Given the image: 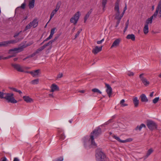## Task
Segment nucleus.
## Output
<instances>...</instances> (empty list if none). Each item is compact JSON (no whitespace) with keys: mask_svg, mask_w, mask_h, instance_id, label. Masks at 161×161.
I'll return each mask as SVG.
<instances>
[{"mask_svg":"<svg viewBox=\"0 0 161 161\" xmlns=\"http://www.w3.org/2000/svg\"><path fill=\"white\" fill-rule=\"evenodd\" d=\"M0 98L5 99L8 103H15L17 102L14 97V94L12 93L0 92Z\"/></svg>","mask_w":161,"mask_h":161,"instance_id":"nucleus-1","label":"nucleus"},{"mask_svg":"<svg viewBox=\"0 0 161 161\" xmlns=\"http://www.w3.org/2000/svg\"><path fill=\"white\" fill-rule=\"evenodd\" d=\"M101 129L100 128H97L95 130L91 133L90 136V138L88 140L89 142L91 140V145L93 146L96 147V144L94 141V139L97 137L101 133Z\"/></svg>","mask_w":161,"mask_h":161,"instance_id":"nucleus-2","label":"nucleus"},{"mask_svg":"<svg viewBox=\"0 0 161 161\" xmlns=\"http://www.w3.org/2000/svg\"><path fill=\"white\" fill-rule=\"evenodd\" d=\"M119 1H117L115 3L114 10L115 12V19L117 21H120L122 17H121V15L120 14V13L119 11Z\"/></svg>","mask_w":161,"mask_h":161,"instance_id":"nucleus-3","label":"nucleus"},{"mask_svg":"<svg viewBox=\"0 0 161 161\" xmlns=\"http://www.w3.org/2000/svg\"><path fill=\"white\" fill-rule=\"evenodd\" d=\"M96 158L97 161H105L107 158L105 154L100 151H97L96 154Z\"/></svg>","mask_w":161,"mask_h":161,"instance_id":"nucleus-4","label":"nucleus"},{"mask_svg":"<svg viewBox=\"0 0 161 161\" xmlns=\"http://www.w3.org/2000/svg\"><path fill=\"white\" fill-rule=\"evenodd\" d=\"M81 15L80 13L78 11L75 13L73 17L70 19L71 23H73L74 25H76L77 23L80 16Z\"/></svg>","mask_w":161,"mask_h":161,"instance_id":"nucleus-5","label":"nucleus"},{"mask_svg":"<svg viewBox=\"0 0 161 161\" xmlns=\"http://www.w3.org/2000/svg\"><path fill=\"white\" fill-rule=\"evenodd\" d=\"M38 25V21L36 19H34L33 21L30 22L25 27V31L31 27L35 28L37 27Z\"/></svg>","mask_w":161,"mask_h":161,"instance_id":"nucleus-6","label":"nucleus"},{"mask_svg":"<svg viewBox=\"0 0 161 161\" xmlns=\"http://www.w3.org/2000/svg\"><path fill=\"white\" fill-rule=\"evenodd\" d=\"M147 126L150 130H152L155 129L157 128L156 124L152 121H150L148 122Z\"/></svg>","mask_w":161,"mask_h":161,"instance_id":"nucleus-7","label":"nucleus"},{"mask_svg":"<svg viewBox=\"0 0 161 161\" xmlns=\"http://www.w3.org/2000/svg\"><path fill=\"white\" fill-rule=\"evenodd\" d=\"M121 39L120 38L116 39L113 42L110 48H117L118 47L121 42Z\"/></svg>","mask_w":161,"mask_h":161,"instance_id":"nucleus-8","label":"nucleus"},{"mask_svg":"<svg viewBox=\"0 0 161 161\" xmlns=\"http://www.w3.org/2000/svg\"><path fill=\"white\" fill-rule=\"evenodd\" d=\"M59 8L60 5L58 4H57L56 6L55 9L53 10L51 13L50 16V19L49 21H50L51 19L53 17L54 15L57 13V11L59 10Z\"/></svg>","mask_w":161,"mask_h":161,"instance_id":"nucleus-9","label":"nucleus"},{"mask_svg":"<svg viewBox=\"0 0 161 161\" xmlns=\"http://www.w3.org/2000/svg\"><path fill=\"white\" fill-rule=\"evenodd\" d=\"M143 74H140L139 77L144 85L146 86H148L149 84V82L146 78L143 76Z\"/></svg>","mask_w":161,"mask_h":161,"instance_id":"nucleus-10","label":"nucleus"},{"mask_svg":"<svg viewBox=\"0 0 161 161\" xmlns=\"http://www.w3.org/2000/svg\"><path fill=\"white\" fill-rule=\"evenodd\" d=\"M105 86L107 88L106 92L108 97H111L112 92V89L110 86L108 84L105 83Z\"/></svg>","mask_w":161,"mask_h":161,"instance_id":"nucleus-11","label":"nucleus"},{"mask_svg":"<svg viewBox=\"0 0 161 161\" xmlns=\"http://www.w3.org/2000/svg\"><path fill=\"white\" fill-rule=\"evenodd\" d=\"M23 50V48L22 47H19L15 48L14 49H10L9 51V53H11L12 52H14V53H17L22 51Z\"/></svg>","mask_w":161,"mask_h":161,"instance_id":"nucleus-12","label":"nucleus"},{"mask_svg":"<svg viewBox=\"0 0 161 161\" xmlns=\"http://www.w3.org/2000/svg\"><path fill=\"white\" fill-rule=\"evenodd\" d=\"M12 66L19 72H24L23 67L18 64H13Z\"/></svg>","mask_w":161,"mask_h":161,"instance_id":"nucleus-13","label":"nucleus"},{"mask_svg":"<svg viewBox=\"0 0 161 161\" xmlns=\"http://www.w3.org/2000/svg\"><path fill=\"white\" fill-rule=\"evenodd\" d=\"M102 46L98 47L97 46H95L92 49V52L95 54H96L99 52L101 51L102 48Z\"/></svg>","mask_w":161,"mask_h":161,"instance_id":"nucleus-14","label":"nucleus"},{"mask_svg":"<svg viewBox=\"0 0 161 161\" xmlns=\"http://www.w3.org/2000/svg\"><path fill=\"white\" fill-rule=\"evenodd\" d=\"M15 42H15L14 41L12 40L2 42H0V47L6 46H7V45L9 44L13 43Z\"/></svg>","mask_w":161,"mask_h":161,"instance_id":"nucleus-15","label":"nucleus"},{"mask_svg":"<svg viewBox=\"0 0 161 161\" xmlns=\"http://www.w3.org/2000/svg\"><path fill=\"white\" fill-rule=\"evenodd\" d=\"M50 88L51 90L50 92H53L55 91H58L59 90L58 87L55 84H52Z\"/></svg>","mask_w":161,"mask_h":161,"instance_id":"nucleus-16","label":"nucleus"},{"mask_svg":"<svg viewBox=\"0 0 161 161\" xmlns=\"http://www.w3.org/2000/svg\"><path fill=\"white\" fill-rule=\"evenodd\" d=\"M24 100L27 103H33L34 100L28 96H24L23 97Z\"/></svg>","mask_w":161,"mask_h":161,"instance_id":"nucleus-17","label":"nucleus"},{"mask_svg":"<svg viewBox=\"0 0 161 161\" xmlns=\"http://www.w3.org/2000/svg\"><path fill=\"white\" fill-rule=\"evenodd\" d=\"M40 72L39 69H37L34 71H31L30 72L31 75L34 77H37Z\"/></svg>","mask_w":161,"mask_h":161,"instance_id":"nucleus-18","label":"nucleus"},{"mask_svg":"<svg viewBox=\"0 0 161 161\" xmlns=\"http://www.w3.org/2000/svg\"><path fill=\"white\" fill-rule=\"evenodd\" d=\"M135 36L133 34H130L126 36V38L127 39H130L132 41H134L135 40Z\"/></svg>","mask_w":161,"mask_h":161,"instance_id":"nucleus-19","label":"nucleus"},{"mask_svg":"<svg viewBox=\"0 0 161 161\" xmlns=\"http://www.w3.org/2000/svg\"><path fill=\"white\" fill-rule=\"evenodd\" d=\"M132 100L134 104L135 107H138L139 103V101L137 97H134L132 99Z\"/></svg>","mask_w":161,"mask_h":161,"instance_id":"nucleus-20","label":"nucleus"},{"mask_svg":"<svg viewBox=\"0 0 161 161\" xmlns=\"http://www.w3.org/2000/svg\"><path fill=\"white\" fill-rule=\"evenodd\" d=\"M141 98L142 102H147L148 101V100L146 97V95L144 94H142L141 96Z\"/></svg>","mask_w":161,"mask_h":161,"instance_id":"nucleus-21","label":"nucleus"},{"mask_svg":"<svg viewBox=\"0 0 161 161\" xmlns=\"http://www.w3.org/2000/svg\"><path fill=\"white\" fill-rule=\"evenodd\" d=\"M153 152V150L152 148L149 149L147 151L146 155L144 156L145 158H147Z\"/></svg>","mask_w":161,"mask_h":161,"instance_id":"nucleus-22","label":"nucleus"},{"mask_svg":"<svg viewBox=\"0 0 161 161\" xmlns=\"http://www.w3.org/2000/svg\"><path fill=\"white\" fill-rule=\"evenodd\" d=\"M143 31L145 34H147L149 32L148 25L147 24H145L143 29Z\"/></svg>","mask_w":161,"mask_h":161,"instance_id":"nucleus-23","label":"nucleus"},{"mask_svg":"<svg viewBox=\"0 0 161 161\" xmlns=\"http://www.w3.org/2000/svg\"><path fill=\"white\" fill-rule=\"evenodd\" d=\"M119 104L120 105V106L122 107L127 106L128 105L127 104L125 103V100L123 99L120 101Z\"/></svg>","mask_w":161,"mask_h":161,"instance_id":"nucleus-24","label":"nucleus"},{"mask_svg":"<svg viewBox=\"0 0 161 161\" xmlns=\"http://www.w3.org/2000/svg\"><path fill=\"white\" fill-rule=\"evenodd\" d=\"M35 0H31L29 2V7L30 8H33L34 6Z\"/></svg>","mask_w":161,"mask_h":161,"instance_id":"nucleus-25","label":"nucleus"},{"mask_svg":"<svg viewBox=\"0 0 161 161\" xmlns=\"http://www.w3.org/2000/svg\"><path fill=\"white\" fill-rule=\"evenodd\" d=\"M146 128V126L145 124H142L140 126H137L136 128V130H139L140 131L143 128Z\"/></svg>","mask_w":161,"mask_h":161,"instance_id":"nucleus-26","label":"nucleus"},{"mask_svg":"<svg viewBox=\"0 0 161 161\" xmlns=\"http://www.w3.org/2000/svg\"><path fill=\"white\" fill-rule=\"evenodd\" d=\"M153 19V18L151 16L150 18L146 20V24H147V25H148L149 24H152Z\"/></svg>","mask_w":161,"mask_h":161,"instance_id":"nucleus-27","label":"nucleus"},{"mask_svg":"<svg viewBox=\"0 0 161 161\" xmlns=\"http://www.w3.org/2000/svg\"><path fill=\"white\" fill-rule=\"evenodd\" d=\"M160 10L156 8V10L154 14L151 16L153 18H156L158 14V12H159V13L160 14Z\"/></svg>","mask_w":161,"mask_h":161,"instance_id":"nucleus-28","label":"nucleus"},{"mask_svg":"<svg viewBox=\"0 0 161 161\" xmlns=\"http://www.w3.org/2000/svg\"><path fill=\"white\" fill-rule=\"evenodd\" d=\"M92 91L94 92H97L99 94H101L102 92L98 89L94 88L92 89Z\"/></svg>","mask_w":161,"mask_h":161,"instance_id":"nucleus-29","label":"nucleus"},{"mask_svg":"<svg viewBox=\"0 0 161 161\" xmlns=\"http://www.w3.org/2000/svg\"><path fill=\"white\" fill-rule=\"evenodd\" d=\"M112 137L119 142L122 143L123 140H121L119 137L116 136L115 135H113Z\"/></svg>","mask_w":161,"mask_h":161,"instance_id":"nucleus-30","label":"nucleus"},{"mask_svg":"<svg viewBox=\"0 0 161 161\" xmlns=\"http://www.w3.org/2000/svg\"><path fill=\"white\" fill-rule=\"evenodd\" d=\"M112 137L119 142L122 143L123 140H121L119 137L116 136L115 135H113Z\"/></svg>","mask_w":161,"mask_h":161,"instance_id":"nucleus-31","label":"nucleus"},{"mask_svg":"<svg viewBox=\"0 0 161 161\" xmlns=\"http://www.w3.org/2000/svg\"><path fill=\"white\" fill-rule=\"evenodd\" d=\"M107 0H103L102 1V7L104 9L106 4Z\"/></svg>","mask_w":161,"mask_h":161,"instance_id":"nucleus-32","label":"nucleus"},{"mask_svg":"<svg viewBox=\"0 0 161 161\" xmlns=\"http://www.w3.org/2000/svg\"><path fill=\"white\" fill-rule=\"evenodd\" d=\"M157 8L160 10V14H161V0L159 1Z\"/></svg>","mask_w":161,"mask_h":161,"instance_id":"nucleus-33","label":"nucleus"},{"mask_svg":"<svg viewBox=\"0 0 161 161\" xmlns=\"http://www.w3.org/2000/svg\"><path fill=\"white\" fill-rule=\"evenodd\" d=\"M39 82V80L38 79L34 80L31 81L32 84L35 85L37 84Z\"/></svg>","mask_w":161,"mask_h":161,"instance_id":"nucleus-34","label":"nucleus"},{"mask_svg":"<svg viewBox=\"0 0 161 161\" xmlns=\"http://www.w3.org/2000/svg\"><path fill=\"white\" fill-rule=\"evenodd\" d=\"M59 137V140L60 141H62L65 139V136H64V134L63 133L62 134L60 135Z\"/></svg>","mask_w":161,"mask_h":161,"instance_id":"nucleus-35","label":"nucleus"},{"mask_svg":"<svg viewBox=\"0 0 161 161\" xmlns=\"http://www.w3.org/2000/svg\"><path fill=\"white\" fill-rule=\"evenodd\" d=\"M44 48L43 47V46H42V47H40L36 51L35 53H39L41 51H42V50H43Z\"/></svg>","mask_w":161,"mask_h":161,"instance_id":"nucleus-36","label":"nucleus"},{"mask_svg":"<svg viewBox=\"0 0 161 161\" xmlns=\"http://www.w3.org/2000/svg\"><path fill=\"white\" fill-rule=\"evenodd\" d=\"M159 97H156L153 100V102L155 104L158 102V101L159 100Z\"/></svg>","mask_w":161,"mask_h":161,"instance_id":"nucleus-37","label":"nucleus"},{"mask_svg":"<svg viewBox=\"0 0 161 161\" xmlns=\"http://www.w3.org/2000/svg\"><path fill=\"white\" fill-rule=\"evenodd\" d=\"M90 14V13L88 12L85 15V17L84 18V21L85 22L86 20L89 17V15Z\"/></svg>","mask_w":161,"mask_h":161,"instance_id":"nucleus-38","label":"nucleus"},{"mask_svg":"<svg viewBox=\"0 0 161 161\" xmlns=\"http://www.w3.org/2000/svg\"><path fill=\"white\" fill-rule=\"evenodd\" d=\"M132 141L131 138H128L126 139L125 140L122 141V143H124L128 142H130Z\"/></svg>","mask_w":161,"mask_h":161,"instance_id":"nucleus-39","label":"nucleus"},{"mask_svg":"<svg viewBox=\"0 0 161 161\" xmlns=\"http://www.w3.org/2000/svg\"><path fill=\"white\" fill-rule=\"evenodd\" d=\"M81 31V30H79L76 33V34L75 35V38L74 39H75L79 35V34L80 33Z\"/></svg>","mask_w":161,"mask_h":161,"instance_id":"nucleus-40","label":"nucleus"},{"mask_svg":"<svg viewBox=\"0 0 161 161\" xmlns=\"http://www.w3.org/2000/svg\"><path fill=\"white\" fill-rule=\"evenodd\" d=\"M127 74L129 76H133L134 75V73L133 72L128 71L127 73Z\"/></svg>","mask_w":161,"mask_h":161,"instance_id":"nucleus-41","label":"nucleus"},{"mask_svg":"<svg viewBox=\"0 0 161 161\" xmlns=\"http://www.w3.org/2000/svg\"><path fill=\"white\" fill-rule=\"evenodd\" d=\"M63 158L62 157H60L56 159L53 160V161H63Z\"/></svg>","mask_w":161,"mask_h":161,"instance_id":"nucleus-42","label":"nucleus"},{"mask_svg":"<svg viewBox=\"0 0 161 161\" xmlns=\"http://www.w3.org/2000/svg\"><path fill=\"white\" fill-rule=\"evenodd\" d=\"M14 55H10L8 57H3V59H6L8 58H11L12 57H14Z\"/></svg>","mask_w":161,"mask_h":161,"instance_id":"nucleus-43","label":"nucleus"},{"mask_svg":"<svg viewBox=\"0 0 161 161\" xmlns=\"http://www.w3.org/2000/svg\"><path fill=\"white\" fill-rule=\"evenodd\" d=\"M55 29H56L55 28H53L51 30V33L53 35V34L55 33Z\"/></svg>","mask_w":161,"mask_h":161,"instance_id":"nucleus-44","label":"nucleus"},{"mask_svg":"<svg viewBox=\"0 0 161 161\" xmlns=\"http://www.w3.org/2000/svg\"><path fill=\"white\" fill-rule=\"evenodd\" d=\"M63 77V74L62 73H60L58 75H57L58 78H60Z\"/></svg>","mask_w":161,"mask_h":161,"instance_id":"nucleus-45","label":"nucleus"},{"mask_svg":"<svg viewBox=\"0 0 161 161\" xmlns=\"http://www.w3.org/2000/svg\"><path fill=\"white\" fill-rule=\"evenodd\" d=\"M25 3H24L22 4L20 7L22 9H24L25 8Z\"/></svg>","mask_w":161,"mask_h":161,"instance_id":"nucleus-46","label":"nucleus"},{"mask_svg":"<svg viewBox=\"0 0 161 161\" xmlns=\"http://www.w3.org/2000/svg\"><path fill=\"white\" fill-rule=\"evenodd\" d=\"M50 45V43H49V42H48V43H46L45 44H44L43 46H42L43 47H44V48H45L47 46H48L49 45Z\"/></svg>","mask_w":161,"mask_h":161,"instance_id":"nucleus-47","label":"nucleus"},{"mask_svg":"<svg viewBox=\"0 0 161 161\" xmlns=\"http://www.w3.org/2000/svg\"><path fill=\"white\" fill-rule=\"evenodd\" d=\"M7 158L5 157H4L1 158L0 161H6Z\"/></svg>","mask_w":161,"mask_h":161,"instance_id":"nucleus-48","label":"nucleus"},{"mask_svg":"<svg viewBox=\"0 0 161 161\" xmlns=\"http://www.w3.org/2000/svg\"><path fill=\"white\" fill-rule=\"evenodd\" d=\"M10 89H11V90H12V91H14V92H17V89L15 88L12 87V88H11Z\"/></svg>","mask_w":161,"mask_h":161,"instance_id":"nucleus-49","label":"nucleus"},{"mask_svg":"<svg viewBox=\"0 0 161 161\" xmlns=\"http://www.w3.org/2000/svg\"><path fill=\"white\" fill-rule=\"evenodd\" d=\"M50 39L49 37H48L46 39H45L43 42L41 44H42L44 42H45V41H47L49 40Z\"/></svg>","mask_w":161,"mask_h":161,"instance_id":"nucleus-50","label":"nucleus"},{"mask_svg":"<svg viewBox=\"0 0 161 161\" xmlns=\"http://www.w3.org/2000/svg\"><path fill=\"white\" fill-rule=\"evenodd\" d=\"M120 21H117V22H116V24L115 25V27H117L118 26V25H119V23H120Z\"/></svg>","mask_w":161,"mask_h":161,"instance_id":"nucleus-51","label":"nucleus"},{"mask_svg":"<svg viewBox=\"0 0 161 161\" xmlns=\"http://www.w3.org/2000/svg\"><path fill=\"white\" fill-rule=\"evenodd\" d=\"M55 41L54 40V39L53 40H52L50 41L49 42V43H50V45H52V43L54 42Z\"/></svg>","mask_w":161,"mask_h":161,"instance_id":"nucleus-52","label":"nucleus"},{"mask_svg":"<svg viewBox=\"0 0 161 161\" xmlns=\"http://www.w3.org/2000/svg\"><path fill=\"white\" fill-rule=\"evenodd\" d=\"M49 96L50 97L53 98L54 97V96L53 95V94H49Z\"/></svg>","mask_w":161,"mask_h":161,"instance_id":"nucleus-53","label":"nucleus"},{"mask_svg":"<svg viewBox=\"0 0 161 161\" xmlns=\"http://www.w3.org/2000/svg\"><path fill=\"white\" fill-rule=\"evenodd\" d=\"M79 92L83 93L85 92V91L84 90H80L78 91Z\"/></svg>","mask_w":161,"mask_h":161,"instance_id":"nucleus-54","label":"nucleus"},{"mask_svg":"<svg viewBox=\"0 0 161 161\" xmlns=\"http://www.w3.org/2000/svg\"><path fill=\"white\" fill-rule=\"evenodd\" d=\"M129 24V20H128L125 23V25L128 26Z\"/></svg>","mask_w":161,"mask_h":161,"instance_id":"nucleus-55","label":"nucleus"},{"mask_svg":"<svg viewBox=\"0 0 161 161\" xmlns=\"http://www.w3.org/2000/svg\"><path fill=\"white\" fill-rule=\"evenodd\" d=\"M125 11H124V10H123V11L122 13L121 14V17H123L124 14L125 13Z\"/></svg>","mask_w":161,"mask_h":161,"instance_id":"nucleus-56","label":"nucleus"},{"mask_svg":"<svg viewBox=\"0 0 161 161\" xmlns=\"http://www.w3.org/2000/svg\"><path fill=\"white\" fill-rule=\"evenodd\" d=\"M13 161H19V159L17 158H14Z\"/></svg>","mask_w":161,"mask_h":161,"instance_id":"nucleus-57","label":"nucleus"},{"mask_svg":"<svg viewBox=\"0 0 161 161\" xmlns=\"http://www.w3.org/2000/svg\"><path fill=\"white\" fill-rule=\"evenodd\" d=\"M153 93H154V92H152L150 94V96L151 97H152L153 96Z\"/></svg>","mask_w":161,"mask_h":161,"instance_id":"nucleus-58","label":"nucleus"},{"mask_svg":"<svg viewBox=\"0 0 161 161\" xmlns=\"http://www.w3.org/2000/svg\"><path fill=\"white\" fill-rule=\"evenodd\" d=\"M53 36V34H51V33H50V35H49V36L48 37L51 39L52 37Z\"/></svg>","mask_w":161,"mask_h":161,"instance_id":"nucleus-59","label":"nucleus"},{"mask_svg":"<svg viewBox=\"0 0 161 161\" xmlns=\"http://www.w3.org/2000/svg\"><path fill=\"white\" fill-rule=\"evenodd\" d=\"M97 43L98 44H100L101 43H102V42H101V41H97Z\"/></svg>","mask_w":161,"mask_h":161,"instance_id":"nucleus-60","label":"nucleus"},{"mask_svg":"<svg viewBox=\"0 0 161 161\" xmlns=\"http://www.w3.org/2000/svg\"><path fill=\"white\" fill-rule=\"evenodd\" d=\"M17 92H18L20 94L22 93V92L21 91L18 90H17Z\"/></svg>","mask_w":161,"mask_h":161,"instance_id":"nucleus-61","label":"nucleus"},{"mask_svg":"<svg viewBox=\"0 0 161 161\" xmlns=\"http://www.w3.org/2000/svg\"><path fill=\"white\" fill-rule=\"evenodd\" d=\"M126 9H127V6H126V5H125V6L124 9V10L125 11Z\"/></svg>","mask_w":161,"mask_h":161,"instance_id":"nucleus-62","label":"nucleus"},{"mask_svg":"<svg viewBox=\"0 0 161 161\" xmlns=\"http://www.w3.org/2000/svg\"><path fill=\"white\" fill-rule=\"evenodd\" d=\"M3 59V57L2 56H0V60L1 59Z\"/></svg>","mask_w":161,"mask_h":161,"instance_id":"nucleus-63","label":"nucleus"},{"mask_svg":"<svg viewBox=\"0 0 161 161\" xmlns=\"http://www.w3.org/2000/svg\"><path fill=\"white\" fill-rule=\"evenodd\" d=\"M18 59L17 58H15L14 59V61H16Z\"/></svg>","mask_w":161,"mask_h":161,"instance_id":"nucleus-64","label":"nucleus"}]
</instances>
